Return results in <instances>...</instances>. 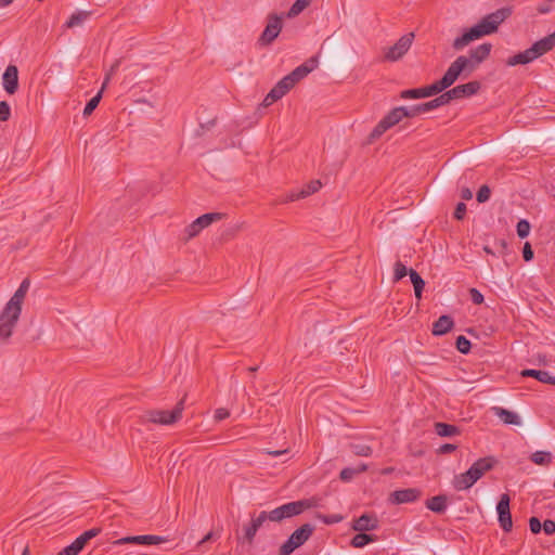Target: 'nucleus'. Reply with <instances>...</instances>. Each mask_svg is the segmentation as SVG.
<instances>
[{
	"instance_id": "obj_1",
	"label": "nucleus",
	"mask_w": 555,
	"mask_h": 555,
	"mask_svg": "<svg viewBox=\"0 0 555 555\" xmlns=\"http://www.w3.org/2000/svg\"><path fill=\"white\" fill-rule=\"evenodd\" d=\"M512 11L509 8H502L493 13L486 15L478 24L469 28L462 36L453 41V48L456 51L464 49L473 40L479 39L482 36L493 34L496 31L499 25L503 23Z\"/></svg>"
},
{
	"instance_id": "obj_2",
	"label": "nucleus",
	"mask_w": 555,
	"mask_h": 555,
	"mask_svg": "<svg viewBox=\"0 0 555 555\" xmlns=\"http://www.w3.org/2000/svg\"><path fill=\"white\" fill-rule=\"evenodd\" d=\"M491 49V43H482L472 49L468 55L457 56L447 69L454 82L459 79V77L462 76L466 78L472 73H474L479 67V65L486 59H488Z\"/></svg>"
},
{
	"instance_id": "obj_3",
	"label": "nucleus",
	"mask_w": 555,
	"mask_h": 555,
	"mask_svg": "<svg viewBox=\"0 0 555 555\" xmlns=\"http://www.w3.org/2000/svg\"><path fill=\"white\" fill-rule=\"evenodd\" d=\"M321 506V499L318 496H311L298 501L285 503L281 506L267 511L271 522L281 524L286 519H291L295 516L302 514L305 511Z\"/></svg>"
},
{
	"instance_id": "obj_4",
	"label": "nucleus",
	"mask_w": 555,
	"mask_h": 555,
	"mask_svg": "<svg viewBox=\"0 0 555 555\" xmlns=\"http://www.w3.org/2000/svg\"><path fill=\"white\" fill-rule=\"evenodd\" d=\"M495 460L492 456H487L477 460L465 473L454 477V489L462 491L473 487L487 472L494 467Z\"/></svg>"
},
{
	"instance_id": "obj_5",
	"label": "nucleus",
	"mask_w": 555,
	"mask_h": 555,
	"mask_svg": "<svg viewBox=\"0 0 555 555\" xmlns=\"http://www.w3.org/2000/svg\"><path fill=\"white\" fill-rule=\"evenodd\" d=\"M453 83H454V80L452 79V77L450 76V74L447 70L440 80H438L427 87L403 90L400 93V98L403 100H408V99H423V98L433 96V95H436V94L442 92L443 90L448 89Z\"/></svg>"
},
{
	"instance_id": "obj_6",
	"label": "nucleus",
	"mask_w": 555,
	"mask_h": 555,
	"mask_svg": "<svg viewBox=\"0 0 555 555\" xmlns=\"http://www.w3.org/2000/svg\"><path fill=\"white\" fill-rule=\"evenodd\" d=\"M183 410L184 399H181L173 410H149L142 415V420L153 424L172 425L182 417Z\"/></svg>"
},
{
	"instance_id": "obj_7",
	"label": "nucleus",
	"mask_w": 555,
	"mask_h": 555,
	"mask_svg": "<svg viewBox=\"0 0 555 555\" xmlns=\"http://www.w3.org/2000/svg\"><path fill=\"white\" fill-rule=\"evenodd\" d=\"M314 526L305 524L296 529L289 538L280 546L279 555H291L296 548L304 545L312 535Z\"/></svg>"
},
{
	"instance_id": "obj_8",
	"label": "nucleus",
	"mask_w": 555,
	"mask_h": 555,
	"mask_svg": "<svg viewBox=\"0 0 555 555\" xmlns=\"http://www.w3.org/2000/svg\"><path fill=\"white\" fill-rule=\"evenodd\" d=\"M312 66H308L307 64H302L296 67L291 74L283 77L271 90L272 96L278 94L283 98L298 81L305 78L311 70Z\"/></svg>"
},
{
	"instance_id": "obj_9",
	"label": "nucleus",
	"mask_w": 555,
	"mask_h": 555,
	"mask_svg": "<svg viewBox=\"0 0 555 555\" xmlns=\"http://www.w3.org/2000/svg\"><path fill=\"white\" fill-rule=\"evenodd\" d=\"M20 315V311L4 306L0 313V341H7L11 337Z\"/></svg>"
},
{
	"instance_id": "obj_10",
	"label": "nucleus",
	"mask_w": 555,
	"mask_h": 555,
	"mask_svg": "<svg viewBox=\"0 0 555 555\" xmlns=\"http://www.w3.org/2000/svg\"><path fill=\"white\" fill-rule=\"evenodd\" d=\"M413 39V33L405 34L400 37L393 46L385 49L384 60L388 62H396L400 60L410 50Z\"/></svg>"
},
{
	"instance_id": "obj_11",
	"label": "nucleus",
	"mask_w": 555,
	"mask_h": 555,
	"mask_svg": "<svg viewBox=\"0 0 555 555\" xmlns=\"http://www.w3.org/2000/svg\"><path fill=\"white\" fill-rule=\"evenodd\" d=\"M403 106L392 108L372 130L371 139H377L388 129L399 124L403 117Z\"/></svg>"
},
{
	"instance_id": "obj_12",
	"label": "nucleus",
	"mask_w": 555,
	"mask_h": 555,
	"mask_svg": "<svg viewBox=\"0 0 555 555\" xmlns=\"http://www.w3.org/2000/svg\"><path fill=\"white\" fill-rule=\"evenodd\" d=\"M268 23L262 34L260 35L258 42L261 46L271 44L280 35L282 30V16L278 14H269Z\"/></svg>"
},
{
	"instance_id": "obj_13",
	"label": "nucleus",
	"mask_w": 555,
	"mask_h": 555,
	"mask_svg": "<svg viewBox=\"0 0 555 555\" xmlns=\"http://www.w3.org/2000/svg\"><path fill=\"white\" fill-rule=\"evenodd\" d=\"M509 502H511L509 495L507 493H503L500 496V500L496 505V512H498V516H499L498 520H499L500 527L505 532H509L513 528Z\"/></svg>"
},
{
	"instance_id": "obj_14",
	"label": "nucleus",
	"mask_w": 555,
	"mask_h": 555,
	"mask_svg": "<svg viewBox=\"0 0 555 555\" xmlns=\"http://www.w3.org/2000/svg\"><path fill=\"white\" fill-rule=\"evenodd\" d=\"M165 538L160 535L145 534V535H130L124 537L113 541V545L137 544V545H156L165 542Z\"/></svg>"
},
{
	"instance_id": "obj_15",
	"label": "nucleus",
	"mask_w": 555,
	"mask_h": 555,
	"mask_svg": "<svg viewBox=\"0 0 555 555\" xmlns=\"http://www.w3.org/2000/svg\"><path fill=\"white\" fill-rule=\"evenodd\" d=\"M422 495V491L417 488H408L396 490L390 494V501L393 504H404L417 501Z\"/></svg>"
},
{
	"instance_id": "obj_16",
	"label": "nucleus",
	"mask_w": 555,
	"mask_h": 555,
	"mask_svg": "<svg viewBox=\"0 0 555 555\" xmlns=\"http://www.w3.org/2000/svg\"><path fill=\"white\" fill-rule=\"evenodd\" d=\"M3 88L9 94H14L18 88V70L15 65H9L2 76Z\"/></svg>"
},
{
	"instance_id": "obj_17",
	"label": "nucleus",
	"mask_w": 555,
	"mask_h": 555,
	"mask_svg": "<svg viewBox=\"0 0 555 555\" xmlns=\"http://www.w3.org/2000/svg\"><path fill=\"white\" fill-rule=\"evenodd\" d=\"M555 47V31L538 41H535L530 50L532 52V56L537 60L538 57L544 55L548 51H551Z\"/></svg>"
},
{
	"instance_id": "obj_18",
	"label": "nucleus",
	"mask_w": 555,
	"mask_h": 555,
	"mask_svg": "<svg viewBox=\"0 0 555 555\" xmlns=\"http://www.w3.org/2000/svg\"><path fill=\"white\" fill-rule=\"evenodd\" d=\"M555 47V31L538 41H535L530 50L532 52V56L537 60L538 57L544 55L548 51H551Z\"/></svg>"
},
{
	"instance_id": "obj_19",
	"label": "nucleus",
	"mask_w": 555,
	"mask_h": 555,
	"mask_svg": "<svg viewBox=\"0 0 555 555\" xmlns=\"http://www.w3.org/2000/svg\"><path fill=\"white\" fill-rule=\"evenodd\" d=\"M29 286L30 281L28 279H25L5 306H8L10 309L13 308L22 312V306L26 297V294L29 289Z\"/></svg>"
},
{
	"instance_id": "obj_20",
	"label": "nucleus",
	"mask_w": 555,
	"mask_h": 555,
	"mask_svg": "<svg viewBox=\"0 0 555 555\" xmlns=\"http://www.w3.org/2000/svg\"><path fill=\"white\" fill-rule=\"evenodd\" d=\"M378 528V520L376 517L369 514H363L359 518L354 519L352 529L358 532H366L376 530Z\"/></svg>"
},
{
	"instance_id": "obj_21",
	"label": "nucleus",
	"mask_w": 555,
	"mask_h": 555,
	"mask_svg": "<svg viewBox=\"0 0 555 555\" xmlns=\"http://www.w3.org/2000/svg\"><path fill=\"white\" fill-rule=\"evenodd\" d=\"M480 89V83L478 81H469L464 85H459L452 88V93L455 100L463 99L466 96H470L476 94Z\"/></svg>"
},
{
	"instance_id": "obj_22",
	"label": "nucleus",
	"mask_w": 555,
	"mask_h": 555,
	"mask_svg": "<svg viewBox=\"0 0 555 555\" xmlns=\"http://www.w3.org/2000/svg\"><path fill=\"white\" fill-rule=\"evenodd\" d=\"M492 411L495 416H498L504 424L506 425H520L521 418L520 416L513 411L506 410L501 406H493Z\"/></svg>"
},
{
	"instance_id": "obj_23",
	"label": "nucleus",
	"mask_w": 555,
	"mask_h": 555,
	"mask_svg": "<svg viewBox=\"0 0 555 555\" xmlns=\"http://www.w3.org/2000/svg\"><path fill=\"white\" fill-rule=\"evenodd\" d=\"M322 183L320 180L310 181L305 188H302L299 192H292L287 196V201L293 202L299 198H305L320 190Z\"/></svg>"
},
{
	"instance_id": "obj_24",
	"label": "nucleus",
	"mask_w": 555,
	"mask_h": 555,
	"mask_svg": "<svg viewBox=\"0 0 555 555\" xmlns=\"http://www.w3.org/2000/svg\"><path fill=\"white\" fill-rule=\"evenodd\" d=\"M521 376L533 377L541 383L555 386V376L551 375L547 371L527 369L521 372Z\"/></svg>"
},
{
	"instance_id": "obj_25",
	"label": "nucleus",
	"mask_w": 555,
	"mask_h": 555,
	"mask_svg": "<svg viewBox=\"0 0 555 555\" xmlns=\"http://www.w3.org/2000/svg\"><path fill=\"white\" fill-rule=\"evenodd\" d=\"M454 323L451 317L441 315L434 324H433V334L436 336H441L447 334L452 327Z\"/></svg>"
},
{
	"instance_id": "obj_26",
	"label": "nucleus",
	"mask_w": 555,
	"mask_h": 555,
	"mask_svg": "<svg viewBox=\"0 0 555 555\" xmlns=\"http://www.w3.org/2000/svg\"><path fill=\"white\" fill-rule=\"evenodd\" d=\"M448 499L446 495H436L428 499L425 503L426 507L431 512L441 514L447 509Z\"/></svg>"
},
{
	"instance_id": "obj_27",
	"label": "nucleus",
	"mask_w": 555,
	"mask_h": 555,
	"mask_svg": "<svg viewBox=\"0 0 555 555\" xmlns=\"http://www.w3.org/2000/svg\"><path fill=\"white\" fill-rule=\"evenodd\" d=\"M535 59L532 56V52L530 50V48H528L527 50L522 51V52H519L517 54H515L514 56L509 57L506 62V64L508 66H515V65H519V64H528L532 61H534Z\"/></svg>"
},
{
	"instance_id": "obj_28",
	"label": "nucleus",
	"mask_w": 555,
	"mask_h": 555,
	"mask_svg": "<svg viewBox=\"0 0 555 555\" xmlns=\"http://www.w3.org/2000/svg\"><path fill=\"white\" fill-rule=\"evenodd\" d=\"M535 59L532 56V52L530 50V48H528L527 50L522 51V52H519L517 54H515L514 56L509 57L506 62V64L508 66H515V65H519V64H528L532 61H534Z\"/></svg>"
},
{
	"instance_id": "obj_29",
	"label": "nucleus",
	"mask_w": 555,
	"mask_h": 555,
	"mask_svg": "<svg viewBox=\"0 0 555 555\" xmlns=\"http://www.w3.org/2000/svg\"><path fill=\"white\" fill-rule=\"evenodd\" d=\"M377 537L374 534H367L366 532L357 533L350 541V545L354 548L364 547L366 544L375 542Z\"/></svg>"
},
{
	"instance_id": "obj_30",
	"label": "nucleus",
	"mask_w": 555,
	"mask_h": 555,
	"mask_svg": "<svg viewBox=\"0 0 555 555\" xmlns=\"http://www.w3.org/2000/svg\"><path fill=\"white\" fill-rule=\"evenodd\" d=\"M435 431L440 437H452L460 434L456 426L441 422L435 423Z\"/></svg>"
},
{
	"instance_id": "obj_31",
	"label": "nucleus",
	"mask_w": 555,
	"mask_h": 555,
	"mask_svg": "<svg viewBox=\"0 0 555 555\" xmlns=\"http://www.w3.org/2000/svg\"><path fill=\"white\" fill-rule=\"evenodd\" d=\"M409 275H410V279H411V282L414 286V293H415V296L416 298H421L422 297V292L424 289V286H425V281L422 279V276L413 269H410L409 270Z\"/></svg>"
},
{
	"instance_id": "obj_32",
	"label": "nucleus",
	"mask_w": 555,
	"mask_h": 555,
	"mask_svg": "<svg viewBox=\"0 0 555 555\" xmlns=\"http://www.w3.org/2000/svg\"><path fill=\"white\" fill-rule=\"evenodd\" d=\"M222 214L220 212H208L199 216L196 220L197 225L202 227L203 229L210 225L212 222L219 221L222 219Z\"/></svg>"
},
{
	"instance_id": "obj_33",
	"label": "nucleus",
	"mask_w": 555,
	"mask_h": 555,
	"mask_svg": "<svg viewBox=\"0 0 555 555\" xmlns=\"http://www.w3.org/2000/svg\"><path fill=\"white\" fill-rule=\"evenodd\" d=\"M311 3V0H296L288 12L286 13V17L294 18L298 16L304 10H306Z\"/></svg>"
},
{
	"instance_id": "obj_34",
	"label": "nucleus",
	"mask_w": 555,
	"mask_h": 555,
	"mask_svg": "<svg viewBox=\"0 0 555 555\" xmlns=\"http://www.w3.org/2000/svg\"><path fill=\"white\" fill-rule=\"evenodd\" d=\"M530 459L537 465L547 466L552 462V453L548 451H535L531 454Z\"/></svg>"
},
{
	"instance_id": "obj_35",
	"label": "nucleus",
	"mask_w": 555,
	"mask_h": 555,
	"mask_svg": "<svg viewBox=\"0 0 555 555\" xmlns=\"http://www.w3.org/2000/svg\"><path fill=\"white\" fill-rule=\"evenodd\" d=\"M88 16L89 13L86 11H79L77 13H74L66 22L65 27L73 28L76 26H80L88 18Z\"/></svg>"
},
{
	"instance_id": "obj_36",
	"label": "nucleus",
	"mask_w": 555,
	"mask_h": 555,
	"mask_svg": "<svg viewBox=\"0 0 555 555\" xmlns=\"http://www.w3.org/2000/svg\"><path fill=\"white\" fill-rule=\"evenodd\" d=\"M268 521H270V517L267 511H261L259 514L254 513L250 515V522L255 526L256 530H259Z\"/></svg>"
},
{
	"instance_id": "obj_37",
	"label": "nucleus",
	"mask_w": 555,
	"mask_h": 555,
	"mask_svg": "<svg viewBox=\"0 0 555 555\" xmlns=\"http://www.w3.org/2000/svg\"><path fill=\"white\" fill-rule=\"evenodd\" d=\"M257 531L255 526L251 525V522L249 521L247 525H245L243 527V537H238V541H243V542H247L248 544H253L254 542V539L257 534Z\"/></svg>"
},
{
	"instance_id": "obj_38",
	"label": "nucleus",
	"mask_w": 555,
	"mask_h": 555,
	"mask_svg": "<svg viewBox=\"0 0 555 555\" xmlns=\"http://www.w3.org/2000/svg\"><path fill=\"white\" fill-rule=\"evenodd\" d=\"M103 92L104 91H102L100 89V91L87 103V105L85 106V109H83L85 116L91 115L92 112L96 108V106L99 105V103L102 99Z\"/></svg>"
},
{
	"instance_id": "obj_39",
	"label": "nucleus",
	"mask_w": 555,
	"mask_h": 555,
	"mask_svg": "<svg viewBox=\"0 0 555 555\" xmlns=\"http://www.w3.org/2000/svg\"><path fill=\"white\" fill-rule=\"evenodd\" d=\"M366 469V465H361L359 468H350V467H346L344 468L341 472H340V479L343 481H349L353 478V476L356 474H359L361 472H364Z\"/></svg>"
},
{
	"instance_id": "obj_40",
	"label": "nucleus",
	"mask_w": 555,
	"mask_h": 555,
	"mask_svg": "<svg viewBox=\"0 0 555 555\" xmlns=\"http://www.w3.org/2000/svg\"><path fill=\"white\" fill-rule=\"evenodd\" d=\"M99 528H92L90 530L85 531L82 534H80L78 538H76V541L79 543V545L83 548L86 543L91 540L92 538L96 537L100 533Z\"/></svg>"
},
{
	"instance_id": "obj_41",
	"label": "nucleus",
	"mask_w": 555,
	"mask_h": 555,
	"mask_svg": "<svg viewBox=\"0 0 555 555\" xmlns=\"http://www.w3.org/2000/svg\"><path fill=\"white\" fill-rule=\"evenodd\" d=\"M406 274H409V270L406 269V267L402 262L397 261L393 266V281L398 282L401 279H403Z\"/></svg>"
},
{
	"instance_id": "obj_42",
	"label": "nucleus",
	"mask_w": 555,
	"mask_h": 555,
	"mask_svg": "<svg viewBox=\"0 0 555 555\" xmlns=\"http://www.w3.org/2000/svg\"><path fill=\"white\" fill-rule=\"evenodd\" d=\"M121 63V60L118 59L114 62V64L111 66V68L108 69V72L105 74V77H104V81L102 83V87H101V90L104 91L106 89V87L108 86L113 75L116 73V70L118 69L119 65Z\"/></svg>"
},
{
	"instance_id": "obj_43",
	"label": "nucleus",
	"mask_w": 555,
	"mask_h": 555,
	"mask_svg": "<svg viewBox=\"0 0 555 555\" xmlns=\"http://www.w3.org/2000/svg\"><path fill=\"white\" fill-rule=\"evenodd\" d=\"M402 113L404 118H412L417 115L424 114V111L422 104H417L410 107L403 106Z\"/></svg>"
},
{
	"instance_id": "obj_44",
	"label": "nucleus",
	"mask_w": 555,
	"mask_h": 555,
	"mask_svg": "<svg viewBox=\"0 0 555 555\" xmlns=\"http://www.w3.org/2000/svg\"><path fill=\"white\" fill-rule=\"evenodd\" d=\"M456 349L461 352V353H468L469 350H470V341L463 335H460L457 338H456Z\"/></svg>"
},
{
	"instance_id": "obj_45",
	"label": "nucleus",
	"mask_w": 555,
	"mask_h": 555,
	"mask_svg": "<svg viewBox=\"0 0 555 555\" xmlns=\"http://www.w3.org/2000/svg\"><path fill=\"white\" fill-rule=\"evenodd\" d=\"M81 550L82 547L75 540L72 544L60 551L57 555H78Z\"/></svg>"
},
{
	"instance_id": "obj_46",
	"label": "nucleus",
	"mask_w": 555,
	"mask_h": 555,
	"mask_svg": "<svg viewBox=\"0 0 555 555\" xmlns=\"http://www.w3.org/2000/svg\"><path fill=\"white\" fill-rule=\"evenodd\" d=\"M516 230H517V234L520 238H525L529 235V232H530V223L522 219L520 221H518L517 225H516Z\"/></svg>"
},
{
	"instance_id": "obj_47",
	"label": "nucleus",
	"mask_w": 555,
	"mask_h": 555,
	"mask_svg": "<svg viewBox=\"0 0 555 555\" xmlns=\"http://www.w3.org/2000/svg\"><path fill=\"white\" fill-rule=\"evenodd\" d=\"M203 230L202 227L197 225V222L196 220H194L191 224H189L184 232L186 234V240H191L193 237H195L196 235H198V233Z\"/></svg>"
},
{
	"instance_id": "obj_48",
	"label": "nucleus",
	"mask_w": 555,
	"mask_h": 555,
	"mask_svg": "<svg viewBox=\"0 0 555 555\" xmlns=\"http://www.w3.org/2000/svg\"><path fill=\"white\" fill-rule=\"evenodd\" d=\"M352 451L354 454L360 456H370L372 454V449L365 444H354L352 446Z\"/></svg>"
},
{
	"instance_id": "obj_49",
	"label": "nucleus",
	"mask_w": 555,
	"mask_h": 555,
	"mask_svg": "<svg viewBox=\"0 0 555 555\" xmlns=\"http://www.w3.org/2000/svg\"><path fill=\"white\" fill-rule=\"evenodd\" d=\"M319 518L326 525H333L340 522L344 517L341 515H319Z\"/></svg>"
},
{
	"instance_id": "obj_50",
	"label": "nucleus",
	"mask_w": 555,
	"mask_h": 555,
	"mask_svg": "<svg viewBox=\"0 0 555 555\" xmlns=\"http://www.w3.org/2000/svg\"><path fill=\"white\" fill-rule=\"evenodd\" d=\"M490 188L488 185H482L477 192V201L479 203H485L490 198Z\"/></svg>"
},
{
	"instance_id": "obj_51",
	"label": "nucleus",
	"mask_w": 555,
	"mask_h": 555,
	"mask_svg": "<svg viewBox=\"0 0 555 555\" xmlns=\"http://www.w3.org/2000/svg\"><path fill=\"white\" fill-rule=\"evenodd\" d=\"M437 101L439 102V106H443V105H447L449 104L451 101L455 100L453 93H452V90H448L446 91L444 93L440 94L439 96L436 98Z\"/></svg>"
},
{
	"instance_id": "obj_52",
	"label": "nucleus",
	"mask_w": 555,
	"mask_h": 555,
	"mask_svg": "<svg viewBox=\"0 0 555 555\" xmlns=\"http://www.w3.org/2000/svg\"><path fill=\"white\" fill-rule=\"evenodd\" d=\"M11 116V108L8 102H0V121H7Z\"/></svg>"
},
{
	"instance_id": "obj_53",
	"label": "nucleus",
	"mask_w": 555,
	"mask_h": 555,
	"mask_svg": "<svg viewBox=\"0 0 555 555\" xmlns=\"http://www.w3.org/2000/svg\"><path fill=\"white\" fill-rule=\"evenodd\" d=\"M470 299L475 305H481L483 302V295L476 288L469 289Z\"/></svg>"
},
{
	"instance_id": "obj_54",
	"label": "nucleus",
	"mask_w": 555,
	"mask_h": 555,
	"mask_svg": "<svg viewBox=\"0 0 555 555\" xmlns=\"http://www.w3.org/2000/svg\"><path fill=\"white\" fill-rule=\"evenodd\" d=\"M529 527L531 532L537 534L541 531L543 525H541L540 520L537 517H531L529 519Z\"/></svg>"
},
{
	"instance_id": "obj_55",
	"label": "nucleus",
	"mask_w": 555,
	"mask_h": 555,
	"mask_svg": "<svg viewBox=\"0 0 555 555\" xmlns=\"http://www.w3.org/2000/svg\"><path fill=\"white\" fill-rule=\"evenodd\" d=\"M466 214V205L464 203H459L454 210V218L457 220H462Z\"/></svg>"
},
{
	"instance_id": "obj_56",
	"label": "nucleus",
	"mask_w": 555,
	"mask_h": 555,
	"mask_svg": "<svg viewBox=\"0 0 555 555\" xmlns=\"http://www.w3.org/2000/svg\"><path fill=\"white\" fill-rule=\"evenodd\" d=\"M543 530L545 534L551 535L555 533V521L551 519H546L543 522Z\"/></svg>"
},
{
	"instance_id": "obj_57",
	"label": "nucleus",
	"mask_w": 555,
	"mask_h": 555,
	"mask_svg": "<svg viewBox=\"0 0 555 555\" xmlns=\"http://www.w3.org/2000/svg\"><path fill=\"white\" fill-rule=\"evenodd\" d=\"M422 106H423L424 114L440 107L439 102L437 101L436 98L426 103H422Z\"/></svg>"
},
{
	"instance_id": "obj_58",
	"label": "nucleus",
	"mask_w": 555,
	"mask_h": 555,
	"mask_svg": "<svg viewBox=\"0 0 555 555\" xmlns=\"http://www.w3.org/2000/svg\"><path fill=\"white\" fill-rule=\"evenodd\" d=\"M230 412L224 408H219L215 411V420L217 422L223 421L229 417Z\"/></svg>"
},
{
	"instance_id": "obj_59",
	"label": "nucleus",
	"mask_w": 555,
	"mask_h": 555,
	"mask_svg": "<svg viewBox=\"0 0 555 555\" xmlns=\"http://www.w3.org/2000/svg\"><path fill=\"white\" fill-rule=\"evenodd\" d=\"M522 257L526 261H530L533 258V250L529 243H526L522 249Z\"/></svg>"
},
{
	"instance_id": "obj_60",
	"label": "nucleus",
	"mask_w": 555,
	"mask_h": 555,
	"mask_svg": "<svg viewBox=\"0 0 555 555\" xmlns=\"http://www.w3.org/2000/svg\"><path fill=\"white\" fill-rule=\"evenodd\" d=\"M456 450V446L455 444H452V443H444L442 444L439 449H438V452L440 454H448V453H452L453 451Z\"/></svg>"
},
{
	"instance_id": "obj_61",
	"label": "nucleus",
	"mask_w": 555,
	"mask_h": 555,
	"mask_svg": "<svg viewBox=\"0 0 555 555\" xmlns=\"http://www.w3.org/2000/svg\"><path fill=\"white\" fill-rule=\"evenodd\" d=\"M280 100V96L278 94H275L274 96H272V90L267 94V96L264 98L263 100V103L262 105L263 106H270L271 104H273L275 101Z\"/></svg>"
},
{
	"instance_id": "obj_62",
	"label": "nucleus",
	"mask_w": 555,
	"mask_h": 555,
	"mask_svg": "<svg viewBox=\"0 0 555 555\" xmlns=\"http://www.w3.org/2000/svg\"><path fill=\"white\" fill-rule=\"evenodd\" d=\"M461 197L465 201H469L473 197V192L468 188H463L461 190Z\"/></svg>"
},
{
	"instance_id": "obj_63",
	"label": "nucleus",
	"mask_w": 555,
	"mask_h": 555,
	"mask_svg": "<svg viewBox=\"0 0 555 555\" xmlns=\"http://www.w3.org/2000/svg\"><path fill=\"white\" fill-rule=\"evenodd\" d=\"M287 452H288L287 449H285V450H275V451H267V453L269 455H272V456H280V455L286 454Z\"/></svg>"
},
{
	"instance_id": "obj_64",
	"label": "nucleus",
	"mask_w": 555,
	"mask_h": 555,
	"mask_svg": "<svg viewBox=\"0 0 555 555\" xmlns=\"http://www.w3.org/2000/svg\"><path fill=\"white\" fill-rule=\"evenodd\" d=\"M537 10L539 13L545 14L551 11V8H550V5H539Z\"/></svg>"
}]
</instances>
